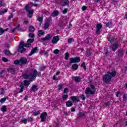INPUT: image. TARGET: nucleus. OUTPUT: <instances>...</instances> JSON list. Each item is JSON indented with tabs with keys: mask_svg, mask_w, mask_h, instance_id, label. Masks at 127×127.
<instances>
[{
	"mask_svg": "<svg viewBox=\"0 0 127 127\" xmlns=\"http://www.w3.org/2000/svg\"><path fill=\"white\" fill-rule=\"evenodd\" d=\"M60 52V51H59L58 49H56L54 51V54H59Z\"/></svg>",
	"mask_w": 127,
	"mask_h": 127,
	"instance_id": "bf43d9fd",
	"label": "nucleus"
},
{
	"mask_svg": "<svg viewBox=\"0 0 127 127\" xmlns=\"http://www.w3.org/2000/svg\"><path fill=\"white\" fill-rule=\"evenodd\" d=\"M102 27H103V25H102V23H99L96 24V34H97V35H100V33H101V29H102Z\"/></svg>",
	"mask_w": 127,
	"mask_h": 127,
	"instance_id": "6e6552de",
	"label": "nucleus"
},
{
	"mask_svg": "<svg viewBox=\"0 0 127 127\" xmlns=\"http://www.w3.org/2000/svg\"><path fill=\"white\" fill-rule=\"evenodd\" d=\"M37 20L39 22H42L43 21V17H39L37 18Z\"/></svg>",
	"mask_w": 127,
	"mask_h": 127,
	"instance_id": "603ef678",
	"label": "nucleus"
},
{
	"mask_svg": "<svg viewBox=\"0 0 127 127\" xmlns=\"http://www.w3.org/2000/svg\"><path fill=\"white\" fill-rule=\"evenodd\" d=\"M87 8H88V7H87L86 6L83 5L81 9L83 10V11H85V10H86V9H87Z\"/></svg>",
	"mask_w": 127,
	"mask_h": 127,
	"instance_id": "338daca9",
	"label": "nucleus"
},
{
	"mask_svg": "<svg viewBox=\"0 0 127 127\" xmlns=\"http://www.w3.org/2000/svg\"><path fill=\"white\" fill-rule=\"evenodd\" d=\"M67 12H68V8H65L63 10V14H66V13H67Z\"/></svg>",
	"mask_w": 127,
	"mask_h": 127,
	"instance_id": "5fc2aeb1",
	"label": "nucleus"
},
{
	"mask_svg": "<svg viewBox=\"0 0 127 127\" xmlns=\"http://www.w3.org/2000/svg\"><path fill=\"white\" fill-rule=\"evenodd\" d=\"M102 78H103V82H104V83H106V84L110 83V82L112 81V77L111 75L108 74H106L105 75L103 76Z\"/></svg>",
	"mask_w": 127,
	"mask_h": 127,
	"instance_id": "f03ea898",
	"label": "nucleus"
},
{
	"mask_svg": "<svg viewBox=\"0 0 127 127\" xmlns=\"http://www.w3.org/2000/svg\"><path fill=\"white\" fill-rule=\"evenodd\" d=\"M80 99H81V100L83 101H85V100H86V97H85V95L82 94L80 96Z\"/></svg>",
	"mask_w": 127,
	"mask_h": 127,
	"instance_id": "e2e57ef3",
	"label": "nucleus"
},
{
	"mask_svg": "<svg viewBox=\"0 0 127 127\" xmlns=\"http://www.w3.org/2000/svg\"><path fill=\"white\" fill-rule=\"evenodd\" d=\"M23 86L24 87V86L25 87H28V86H29V85H30V81H27L26 80H23Z\"/></svg>",
	"mask_w": 127,
	"mask_h": 127,
	"instance_id": "393cba45",
	"label": "nucleus"
},
{
	"mask_svg": "<svg viewBox=\"0 0 127 127\" xmlns=\"http://www.w3.org/2000/svg\"><path fill=\"white\" fill-rule=\"evenodd\" d=\"M38 115H40V111L38 110L33 113V116L34 117H36V116H38Z\"/></svg>",
	"mask_w": 127,
	"mask_h": 127,
	"instance_id": "ea45409f",
	"label": "nucleus"
},
{
	"mask_svg": "<svg viewBox=\"0 0 127 127\" xmlns=\"http://www.w3.org/2000/svg\"><path fill=\"white\" fill-rule=\"evenodd\" d=\"M20 24H18L17 26L15 27V29H18V30H21V28H20Z\"/></svg>",
	"mask_w": 127,
	"mask_h": 127,
	"instance_id": "69168bd1",
	"label": "nucleus"
},
{
	"mask_svg": "<svg viewBox=\"0 0 127 127\" xmlns=\"http://www.w3.org/2000/svg\"><path fill=\"white\" fill-rule=\"evenodd\" d=\"M91 40H92V38L88 37L85 39V40L84 41V42L86 44H90V41H91Z\"/></svg>",
	"mask_w": 127,
	"mask_h": 127,
	"instance_id": "473e14b6",
	"label": "nucleus"
},
{
	"mask_svg": "<svg viewBox=\"0 0 127 127\" xmlns=\"http://www.w3.org/2000/svg\"><path fill=\"white\" fill-rule=\"evenodd\" d=\"M73 80L75 81L76 83L81 82V77L80 76H76L73 78Z\"/></svg>",
	"mask_w": 127,
	"mask_h": 127,
	"instance_id": "412c9836",
	"label": "nucleus"
},
{
	"mask_svg": "<svg viewBox=\"0 0 127 127\" xmlns=\"http://www.w3.org/2000/svg\"><path fill=\"white\" fill-rule=\"evenodd\" d=\"M65 105L67 108H69L70 107H72L73 106V103L68 100L66 102Z\"/></svg>",
	"mask_w": 127,
	"mask_h": 127,
	"instance_id": "bb28decb",
	"label": "nucleus"
},
{
	"mask_svg": "<svg viewBox=\"0 0 127 127\" xmlns=\"http://www.w3.org/2000/svg\"><path fill=\"white\" fill-rule=\"evenodd\" d=\"M47 117V112H44L41 114L40 118L41 119V122L42 123H44L46 122V118Z\"/></svg>",
	"mask_w": 127,
	"mask_h": 127,
	"instance_id": "423d86ee",
	"label": "nucleus"
},
{
	"mask_svg": "<svg viewBox=\"0 0 127 127\" xmlns=\"http://www.w3.org/2000/svg\"><path fill=\"white\" fill-rule=\"evenodd\" d=\"M21 123H23V124H24V125H26L27 124V119H24L21 121Z\"/></svg>",
	"mask_w": 127,
	"mask_h": 127,
	"instance_id": "864d4df0",
	"label": "nucleus"
},
{
	"mask_svg": "<svg viewBox=\"0 0 127 127\" xmlns=\"http://www.w3.org/2000/svg\"><path fill=\"white\" fill-rule=\"evenodd\" d=\"M117 52L118 54V55L119 57H123L124 56V51L123 49L119 50L117 51Z\"/></svg>",
	"mask_w": 127,
	"mask_h": 127,
	"instance_id": "6ab92c4d",
	"label": "nucleus"
},
{
	"mask_svg": "<svg viewBox=\"0 0 127 127\" xmlns=\"http://www.w3.org/2000/svg\"><path fill=\"white\" fill-rule=\"evenodd\" d=\"M67 98H68V94H64L63 95V100L64 101L67 100Z\"/></svg>",
	"mask_w": 127,
	"mask_h": 127,
	"instance_id": "8fccbe9b",
	"label": "nucleus"
},
{
	"mask_svg": "<svg viewBox=\"0 0 127 127\" xmlns=\"http://www.w3.org/2000/svg\"><path fill=\"white\" fill-rule=\"evenodd\" d=\"M7 71L11 73V74H14L15 73V68H8Z\"/></svg>",
	"mask_w": 127,
	"mask_h": 127,
	"instance_id": "7c9ffc66",
	"label": "nucleus"
},
{
	"mask_svg": "<svg viewBox=\"0 0 127 127\" xmlns=\"http://www.w3.org/2000/svg\"><path fill=\"white\" fill-rule=\"evenodd\" d=\"M66 1H62L60 3L62 6H66V5H69V0H65Z\"/></svg>",
	"mask_w": 127,
	"mask_h": 127,
	"instance_id": "a211bd4d",
	"label": "nucleus"
},
{
	"mask_svg": "<svg viewBox=\"0 0 127 127\" xmlns=\"http://www.w3.org/2000/svg\"><path fill=\"white\" fill-rule=\"evenodd\" d=\"M2 60L3 62H8V60L5 57H2Z\"/></svg>",
	"mask_w": 127,
	"mask_h": 127,
	"instance_id": "13d9d810",
	"label": "nucleus"
},
{
	"mask_svg": "<svg viewBox=\"0 0 127 127\" xmlns=\"http://www.w3.org/2000/svg\"><path fill=\"white\" fill-rule=\"evenodd\" d=\"M44 34H45V32H44V31H43L42 30H39L38 31V36H39V37L43 36Z\"/></svg>",
	"mask_w": 127,
	"mask_h": 127,
	"instance_id": "aec40b11",
	"label": "nucleus"
},
{
	"mask_svg": "<svg viewBox=\"0 0 127 127\" xmlns=\"http://www.w3.org/2000/svg\"><path fill=\"white\" fill-rule=\"evenodd\" d=\"M80 66L81 68H83L84 70V71L87 70V66H86V63L85 62H83L80 65Z\"/></svg>",
	"mask_w": 127,
	"mask_h": 127,
	"instance_id": "c756f323",
	"label": "nucleus"
},
{
	"mask_svg": "<svg viewBox=\"0 0 127 127\" xmlns=\"http://www.w3.org/2000/svg\"><path fill=\"white\" fill-rule=\"evenodd\" d=\"M70 100H72L73 104H77V103L80 102V99H79L78 96H71L70 97ZM76 102H77V103Z\"/></svg>",
	"mask_w": 127,
	"mask_h": 127,
	"instance_id": "9b49d317",
	"label": "nucleus"
},
{
	"mask_svg": "<svg viewBox=\"0 0 127 127\" xmlns=\"http://www.w3.org/2000/svg\"><path fill=\"white\" fill-rule=\"evenodd\" d=\"M1 111L3 113H6V106L3 105L2 106V108H1Z\"/></svg>",
	"mask_w": 127,
	"mask_h": 127,
	"instance_id": "f704fd0d",
	"label": "nucleus"
},
{
	"mask_svg": "<svg viewBox=\"0 0 127 127\" xmlns=\"http://www.w3.org/2000/svg\"><path fill=\"white\" fill-rule=\"evenodd\" d=\"M52 38V35L49 34L46 35L45 38H41L40 40V42H44L46 40H51Z\"/></svg>",
	"mask_w": 127,
	"mask_h": 127,
	"instance_id": "1a4fd4ad",
	"label": "nucleus"
},
{
	"mask_svg": "<svg viewBox=\"0 0 127 127\" xmlns=\"http://www.w3.org/2000/svg\"><path fill=\"white\" fill-rule=\"evenodd\" d=\"M21 43H24V45H23L24 47H27V48H29V47H30L31 46V44H30L29 43L25 44V43H24V42L21 41Z\"/></svg>",
	"mask_w": 127,
	"mask_h": 127,
	"instance_id": "c85d7f7f",
	"label": "nucleus"
},
{
	"mask_svg": "<svg viewBox=\"0 0 127 127\" xmlns=\"http://www.w3.org/2000/svg\"><path fill=\"white\" fill-rule=\"evenodd\" d=\"M37 50H38V48H37V47L33 48L31 50V53L28 55L29 56H31L32 55H33L34 53H36V52H37Z\"/></svg>",
	"mask_w": 127,
	"mask_h": 127,
	"instance_id": "dca6fc26",
	"label": "nucleus"
},
{
	"mask_svg": "<svg viewBox=\"0 0 127 127\" xmlns=\"http://www.w3.org/2000/svg\"><path fill=\"white\" fill-rule=\"evenodd\" d=\"M6 97H4L3 98H1L0 100V103H1V104H3V103H4V102H5V101H6Z\"/></svg>",
	"mask_w": 127,
	"mask_h": 127,
	"instance_id": "09e8293b",
	"label": "nucleus"
},
{
	"mask_svg": "<svg viewBox=\"0 0 127 127\" xmlns=\"http://www.w3.org/2000/svg\"><path fill=\"white\" fill-rule=\"evenodd\" d=\"M74 39L70 38L67 40V43L68 44H71V43H73V42H74Z\"/></svg>",
	"mask_w": 127,
	"mask_h": 127,
	"instance_id": "58836bf2",
	"label": "nucleus"
},
{
	"mask_svg": "<svg viewBox=\"0 0 127 127\" xmlns=\"http://www.w3.org/2000/svg\"><path fill=\"white\" fill-rule=\"evenodd\" d=\"M27 121H28V122H31V123H32V122H33V119H32V118L31 117H28L27 119Z\"/></svg>",
	"mask_w": 127,
	"mask_h": 127,
	"instance_id": "680f3d73",
	"label": "nucleus"
},
{
	"mask_svg": "<svg viewBox=\"0 0 127 127\" xmlns=\"http://www.w3.org/2000/svg\"><path fill=\"white\" fill-rule=\"evenodd\" d=\"M65 56H64V59H65L66 60H68V59H69V53H65L64 54Z\"/></svg>",
	"mask_w": 127,
	"mask_h": 127,
	"instance_id": "de8ad7c7",
	"label": "nucleus"
},
{
	"mask_svg": "<svg viewBox=\"0 0 127 127\" xmlns=\"http://www.w3.org/2000/svg\"><path fill=\"white\" fill-rule=\"evenodd\" d=\"M78 68H79V65L77 64H74L71 66V69L72 70H78Z\"/></svg>",
	"mask_w": 127,
	"mask_h": 127,
	"instance_id": "b1692460",
	"label": "nucleus"
},
{
	"mask_svg": "<svg viewBox=\"0 0 127 127\" xmlns=\"http://www.w3.org/2000/svg\"><path fill=\"white\" fill-rule=\"evenodd\" d=\"M19 87H20V91H19V94H20L23 92V90H24V86H23V83L21 82L20 84Z\"/></svg>",
	"mask_w": 127,
	"mask_h": 127,
	"instance_id": "a878e982",
	"label": "nucleus"
},
{
	"mask_svg": "<svg viewBox=\"0 0 127 127\" xmlns=\"http://www.w3.org/2000/svg\"><path fill=\"white\" fill-rule=\"evenodd\" d=\"M12 17H13V14H12V13H11L10 14V15H9L8 17V20H10L11 19V18H12Z\"/></svg>",
	"mask_w": 127,
	"mask_h": 127,
	"instance_id": "4d7b16f0",
	"label": "nucleus"
},
{
	"mask_svg": "<svg viewBox=\"0 0 127 127\" xmlns=\"http://www.w3.org/2000/svg\"><path fill=\"white\" fill-rule=\"evenodd\" d=\"M29 30L30 32L33 33V32H34V31H35V28H34V27H33V26H30L29 27Z\"/></svg>",
	"mask_w": 127,
	"mask_h": 127,
	"instance_id": "2f4dec72",
	"label": "nucleus"
},
{
	"mask_svg": "<svg viewBox=\"0 0 127 127\" xmlns=\"http://www.w3.org/2000/svg\"><path fill=\"white\" fill-rule=\"evenodd\" d=\"M88 113L86 111H79L77 114V119H85Z\"/></svg>",
	"mask_w": 127,
	"mask_h": 127,
	"instance_id": "20e7f679",
	"label": "nucleus"
},
{
	"mask_svg": "<svg viewBox=\"0 0 127 127\" xmlns=\"http://www.w3.org/2000/svg\"><path fill=\"white\" fill-rule=\"evenodd\" d=\"M115 36H112L111 34L107 35V38L108 41H109L110 43H113L115 41Z\"/></svg>",
	"mask_w": 127,
	"mask_h": 127,
	"instance_id": "9d476101",
	"label": "nucleus"
},
{
	"mask_svg": "<svg viewBox=\"0 0 127 127\" xmlns=\"http://www.w3.org/2000/svg\"><path fill=\"white\" fill-rule=\"evenodd\" d=\"M37 87H38V85L37 84H33L31 87V91L33 92H35V91H38V88Z\"/></svg>",
	"mask_w": 127,
	"mask_h": 127,
	"instance_id": "4be33fe9",
	"label": "nucleus"
},
{
	"mask_svg": "<svg viewBox=\"0 0 127 127\" xmlns=\"http://www.w3.org/2000/svg\"><path fill=\"white\" fill-rule=\"evenodd\" d=\"M27 16L29 18H32V16H33V10L28 11Z\"/></svg>",
	"mask_w": 127,
	"mask_h": 127,
	"instance_id": "5701e85b",
	"label": "nucleus"
},
{
	"mask_svg": "<svg viewBox=\"0 0 127 127\" xmlns=\"http://www.w3.org/2000/svg\"><path fill=\"white\" fill-rule=\"evenodd\" d=\"M107 74L111 76V78L112 77H116V75H117V72L115 70L112 72L109 71L107 72Z\"/></svg>",
	"mask_w": 127,
	"mask_h": 127,
	"instance_id": "2eb2a0df",
	"label": "nucleus"
},
{
	"mask_svg": "<svg viewBox=\"0 0 127 127\" xmlns=\"http://www.w3.org/2000/svg\"><path fill=\"white\" fill-rule=\"evenodd\" d=\"M111 105V102L110 101H108L107 102H105L103 104V107H110Z\"/></svg>",
	"mask_w": 127,
	"mask_h": 127,
	"instance_id": "c9c22d12",
	"label": "nucleus"
},
{
	"mask_svg": "<svg viewBox=\"0 0 127 127\" xmlns=\"http://www.w3.org/2000/svg\"><path fill=\"white\" fill-rule=\"evenodd\" d=\"M50 25V24H49L48 23H45L44 25V28L45 30L48 29V28H49Z\"/></svg>",
	"mask_w": 127,
	"mask_h": 127,
	"instance_id": "a19ab883",
	"label": "nucleus"
},
{
	"mask_svg": "<svg viewBox=\"0 0 127 127\" xmlns=\"http://www.w3.org/2000/svg\"><path fill=\"white\" fill-rule=\"evenodd\" d=\"M60 40V38H59V36H56L53 38V39L52 40V44H56L58 41Z\"/></svg>",
	"mask_w": 127,
	"mask_h": 127,
	"instance_id": "f8f14e48",
	"label": "nucleus"
},
{
	"mask_svg": "<svg viewBox=\"0 0 127 127\" xmlns=\"http://www.w3.org/2000/svg\"><path fill=\"white\" fill-rule=\"evenodd\" d=\"M81 61V58L80 57H76L75 58H71L69 62V64H72V63H79Z\"/></svg>",
	"mask_w": 127,
	"mask_h": 127,
	"instance_id": "7ed1b4c3",
	"label": "nucleus"
},
{
	"mask_svg": "<svg viewBox=\"0 0 127 127\" xmlns=\"http://www.w3.org/2000/svg\"><path fill=\"white\" fill-rule=\"evenodd\" d=\"M34 41V39H28L27 40V43L30 44L32 43Z\"/></svg>",
	"mask_w": 127,
	"mask_h": 127,
	"instance_id": "6e6d98bb",
	"label": "nucleus"
},
{
	"mask_svg": "<svg viewBox=\"0 0 127 127\" xmlns=\"http://www.w3.org/2000/svg\"><path fill=\"white\" fill-rule=\"evenodd\" d=\"M85 93L86 94V97L89 98L90 95L89 94H90V95H94L95 94V91L91 90V88L88 87L86 88Z\"/></svg>",
	"mask_w": 127,
	"mask_h": 127,
	"instance_id": "39448f33",
	"label": "nucleus"
},
{
	"mask_svg": "<svg viewBox=\"0 0 127 127\" xmlns=\"http://www.w3.org/2000/svg\"><path fill=\"white\" fill-rule=\"evenodd\" d=\"M4 54L6 56H10V55H11V53L10 52V51L7 50L4 51Z\"/></svg>",
	"mask_w": 127,
	"mask_h": 127,
	"instance_id": "72a5a7b5",
	"label": "nucleus"
},
{
	"mask_svg": "<svg viewBox=\"0 0 127 127\" xmlns=\"http://www.w3.org/2000/svg\"><path fill=\"white\" fill-rule=\"evenodd\" d=\"M23 45H24V44L23 43H20L19 47L17 49L18 52H20V53H23L25 51H26V49L24 48Z\"/></svg>",
	"mask_w": 127,
	"mask_h": 127,
	"instance_id": "0eeeda50",
	"label": "nucleus"
},
{
	"mask_svg": "<svg viewBox=\"0 0 127 127\" xmlns=\"http://www.w3.org/2000/svg\"><path fill=\"white\" fill-rule=\"evenodd\" d=\"M112 24H113L112 21H109L106 23V27H108V28H111V27H112Z\"/></svg>",
	"mask_w": 127,
	"mask_h": 127,
	"instance_id": "e433bc0d",
	"label": "nucleus"
},
{
	"mask_svg": "<svg viewBox=\"0 0 127 127\" xmlns=\"http://www.w3.org/2000/svg\"><path fill=\"white\" fill-rule=\"evenodd\" d=\"M46 65L43 64L39 66V71H45V69H46Z\"/></svg>",
	"mask_w": 127,
	"mask_h": 127,
	"instance_id": "cd10ccee",
	"label": "nucleus"
},
{
	"mask_svg": "<svg viewBox=\"0 0 127 127\" xmlns=\"http://www.w3.org/2000/svg\"><path fill=\"white\" fill-rule=\"evenodd\" d=\"M3 32H4V30H3V29L0 27V35H1L3 33Z\"/></svg>",
	"mask_w": 127,
	"mask_h": 127,
	"instance_id": "0e129e2a",
	"label": "nucleus"
},
{
	"mask_svg": "<svg viewBox=\"0 0 127 127\" xmlns=\"http://www.w3.org/2000/svg\"><path fill=\"white\" fill-rule=\"evenodd\" d=\"M85 55L87 57H91V56H92V53L90 51H87L85 53Z\"/></svg>",
	"mask_w": 127,
	"mask_h": 127,
	"instance_id": "4c0bfd02",
	"label": "nucleus"
},
{
	"mask_svg": "<svg viewBox=\"0 0 127 127\" xmlns=\"http://www.w3.org/2000/svg\"><path fill=\"white\" fill-rule=\"evenodd\" d=\"M69 93V88L66 87L64 89V94H68Z\"/></svg>",
	"mask_w": 127,
	"mask_h": 127,
	"instance_id": "49530a36",
	"label": "nucleus"
},
{
	"mask_svg": "<svg viewBox=\"0 0 127 127\" xmlns=\"http://www.w3.org/2000/svg\"><path fill=\"white\" fill-rule=\"evenodd\" d=\"M20 63L22 65H25L27 63V59L26 58H21L20 59Z\"/></svg>",
	"mask_w": 127,
	"mask_h": 127,
	"instance_id": "ddd939ff",
	"label": "nucleus"
},
{
	"mask_svg": "<svg viewBox=\"0 0 127 127\" xmlns=\"http://www.w3.org/2000/svg\"><path fill=\"white\" fill-rule=\"evenodd\" d=\"M4 4V3L3 2L2 0H0V7H1V6H3Z\"/></svg>",
	"mask_w": 127,
	"mask_h": 127,
	"instance_id": "774afa93",
	"label": "nucleus"
},
{
	"mask_svg": "<svg viewBox=\"0 0 127 127\" xmlns=\"http://www.w3.org/2000/svg\"><path fill=\"white\" fill-rule=\"evenodd\" d=\"M29 37H30L31 38H34V37H35V35H34V34L30 33L29 34Z\"/></svg>",
	"mask_w": 127,
	"mask_h": 127,
	"instance_id": "052dcab7",
	"label": "nucleus"
},
{
	"mask_svg": "<svg viewBox=\"0 0 127 127\" xmlns=\"http://www.w3.org/2000/svg\"><path fill=\"white\" fill-rule=\"evenodd\" d=\"M36 76H37V70L34 69L33 72V74H27L24 73L22 77L23 78V79H29V78L31 77V78L29 79V81L32 82L33 81H35V79H36Z\"/></svg>",
	"mask_w": 127,
	"mask_h": 127,
	"instance_id": "f257e3e1",
	"label": "nucleus"
},
{
	"mask_svg": "<svg viewBox=\"0 0 127 127\" xmlns=\"http://www.w3.org/2000/svg\"><path fill=\"white\" fill-rule=\"evenodd\" d=\"M119 44L115 43L112 45V50L113 51H117L118 48H119Z\"/></svg>",
	"mask_w": 127,
	"mask_h": 127,
	"instance_id": "4468645a",
	"label": "nucleus"
},
{
	"mask_svg": "<svg viewBox=\"0 0 127 127\" xmlns=\"http://www.w3.org/2000/svg\"><path fill=\"white\" fill-rule=\"evenodd\" d=\"M13 64L15 65H20V60H16L15 61H14Z\"/></svg>",
	"mask_w": 127,
	"mask_h": 127,
	"instance_id": "79ce46f5",
	"label": "nucleus"
},
{
	"mask_svg": "<svg viewBox=\"0 0 127 127\" xmlns=\"http://www.w3.org/2000/svg\"><path fill=\"white\" fill-rule=\"evenodd\" d=\"M30 9V7H29V5L28 4H27L25 6V9L26 11H29V10Z\"/></svg>",
	"mask_w": 127,
	"mask_h": 127,
	"instance_id": "3c124183",
	"label": "nucleus"
},
{
	"mask_svg": "<svg viewBox=\"0 0 127 127\" xmlns=\"http://www.w3.org/2000/svg\"><path fill=\"white\" fill-rule=\"evenodd\" d=\"M123 102H127V94L126 93L123 95Z\"/></svg>",
	"mask_w": 127,
	"mask_h": 127,
	"instance_id": "c03bdc74",
	"label": "nucleus"
},
{
	"mask_svg": "<svg viewBox=\"0 0 127 127\" xmlns=\"http://www.w3.org/2000/svg\"><path fill=\"white\" fill-rule=\"evenodd\" d=\"M59 15V11L56 10H54L51 14V16L53 17H55Z\"/></svg>",
	"mask_w": 127,
	"mask_h": 127,
	"instance_id": "f3484780",
	"label": "nucleus"
},
{
	"mask_svg": "<svg viewBox=\"0 0 127 127\" xmlns=\"http://www.w3.org/2000/svg\"><path fill=\"white\" fill-rule=\"evenodd\" d=\"M64 86V84H59L58 90L59 91H61V90H63L62 88H63Z\"/></svg>",
	"mask_w": 127,
	"mask_h": 127,
	"instance_id": "37998d69",
	"label": "nucleus"
},
{
	"mask_svg": "<svg viewBox=\"0 0 127 127\" xmlns=\"http://www.w3.org/2000/svg\"><path fill=\"white\" fill-rule=\"evenodd\" d=\"M8 9H4V10L0 11V15L5 13V12H7Z\"/></svg>",
	"mask_w": 127,
	"mask_h": 127,
	"instance_id": "a18cd8bd",
	"label": "nucleus"
}]
</instances>
